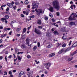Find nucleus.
Wrapping results in <instances>:
<instances>
[{
  "mask_svg": "<svg viewBox=\"0 0 77 77\" xmlns=\"http://www.w3.org/2000/svg\"><path fill=\"white\" fill-rule=\"evenodd\" d=\"M49 16L51 18H52L53 17V14H49Z\"/></svg>",
  "mask_w": 77,
  "mask_h": 77,
  "instance_id": "nucleus-47",
  "label": "nucleus"
},
{
  "mask_svg": "<svg viewBox=\"0 0 77 77\" xmlns=\"http://www.w3.org/2000/svg\"><path fill=\"white\" fill-rule=\"evenodd\" d=\"M9 11V7H8L6 9V11Z\"/></svg>",
  "mask_w": 77,
  "mask_h": 77,
  "instance_id": "nucleus-55",
  "label": "nucleus"
},
{
  "mask_svg": "<svg viewBox=\"0 0 77 77\" xmlns=\"http://www.w3.org/2000/svg\"><path fill=\"white\" fill-rule=\"evenodd\" d=\"M52 5L54 8L56 9L57 10H59L60 6L59 5L58 2L56 1H53L52 2Z\"/></svg>",
  "mask_w": 77,
  "mask_h": 77,
  "instance_id": "nucleus-1",
  "label": "nucleus"
},
{
  "mask_svg": "<svg viewBox=\"0 0 77 77\" xmlns=\"http://www.w3.org/2000/svg\"><path fill=\"white\" fill-rule=\"evenodd\" d=\"M27 58H28V59H29V58H30V57H30V56L29 55H28L27 56Z\"/></svg>",
  "mask_w": 77,
  "mask_h": 77,
  "instance_id": "nucleus-56",
  "label": "nucleus"
},
{
  "mask_svg": "<svg viewBox=\"0 0 77 77\" xmlns=\"http://www.w3.org/2000/svg\"><path fill=\"white\" fill-rule=\"evenodd\" d=\"M53 33H54V35H58L59 34V33L58 32L57 30L55 31Z\"/></svg>",
  "mask_w": 77,
  "mask_h": 77,
  "instance_id": "nucleus-20",
  "label": "nucleus"
},
{
  "mask_svg": "<svg viewBox=\"0 0 77 77\" xmlns=\"http://www.w3.org/2000/svg\"><path fill=\"white\" fill-rule=\"evenodd\" d=\"M23 74H25V72L23 71H21L19 73L20 75H22Z\"/></svg>",
  "mask_w": 77,
  "mask_h": 77,
  "instance_id": "nucleus-14",
  "label": "nucleus"
},
{
  "mask_svg": "<svg viewBox=\"0 0 77 77\" xmlns=\"http://www.w3.org/2000/svg\"><path fill=\"white\" fill-rule=\"evenodd\" d=\"M66 45V44L64 43L62 45V47L63 48L65 47Z\"/></svg>",
  "mask_w": 77,
  "mask_h": 77,
  "instance_id": "nucleus-36",
  "label": "nucleus"
},
{
  "mask_svg": "<svg viewBox=\"0 0 77 77\" xmlns=\"http://www.w3.org/2000/svg\"><path fill=\"white\" fill-rule=\"evenodd\" d=\"M72 15H74V13H72V14L70 15V17H69V21H72L73 20V19H72Z\"/></svg>",
  "mask_w": 77,
  "mask_h": 77,
  "instance_id": "nucleus-7",
  "label": "nucleus"
},
{
  "mask_svg": "<svg viewBox=\"0 0 77 77\" xmlns=\"http://www.w3.org/2000/svg\"><path fill=\"white\" fill-rule=\"evenodd\" d=\"M21 48H22V49L23 48H26V46L23 45H21Z\"/></svg>",
  "mask_w": 77,
  "mask_h": 77,
  "instance_id": "nucleus-35",
  "label": "nucleus"
},
{
  "mask_svg": "<svg viewBox=\"0 0 77 77\" xmlns=\"http://www.w3.org/2000/svg\"><path fill=\"white\" fill-rule=\"evenodd\" d=\"M4 72L5 74H4V75H7L8 74V73L6 71Z\"/></svg>",
  "mask_w": 77,
  "mask_h": 77,
  "instance_id": "nucleus-45",
  "label": "nucleus"
},
{
  "mask_svg": "<svg viewBox=\"0 0 77 77\" xmlns=\"http://www.w3.org/2000/svg\"><path fill=\"white\" fill-rule=\"evenodd\" d=\"M5 19H8L9 18V16L8 15H5Z\"/></svg>",
  "mask_w": 77,
  "mask_h": 77,
  "instance_id": "nucleus-30",
  "label": "nucleus"
},
{
  "mask_svg": "<svg viewBox=\"0 0 77 77\" xmlns=\"http://www.w3.org/2000/svg\"><path fill=\"white\" fill-rule=\"evenodd\" d=\"M21 30V28H18L17 29L16 31L17 32H20Z\"/></svg>",
  "mask_w": 77,
  "mask_h": 77,
  "instance_id": "nucleus-28",
  "label": "nucleus"
},
{
  "mask_svg": "<svg viewBox=\"0 0 77 77\" xmlns=\"http://www.w3.org/2000/svg\"><path fill=\"white\" fill-rule=\"evenodd\" d=\"M57 47H59V46H60L61 45V43L59 44V43H57Z\"/></svg>",
  "mask_w": 77,
  "mask_h": 77,
  "instance_id": "nucleus-48",
  "label": "nucleus"
},
{
  "mask_svg": "<svg viewBox=\"0 0 77 77\" xmlns=\"http://www.w3.org/2000/svg\"><path fill=\"white\" fill-rule=\"evenodd\" d=\"M29 17H30L31 18H34L35 17V15H32V16H30Z\"/></svg>",
  "mask_w": 77,
  "mask_h": 77,
  "instance_id": "nucleus-42",
  "label": "nucleus"
},
{
  "mask_svg": "<svg viewBox=\"0 0 77 77\" xmlns=\"http://www.w3.org/2000/svg\"><path fill=\"white\" fill-rule=\"evenodd\" d=\"M41 23H42L41 20H38L37 21L38 24H39V25H41Z\"/></svg>",
  "mask_w": 77,
  "mask_h": 77,
  "instance_id": "nucleus-24",
  "label": "nucleus"
},
{
  "mask_svg": "<svg viewBox=\"0 0 77 77\" xmlns=\"http://www.w3.org/2000/svg\"><path fill=\"white\" fill-rule=\"evenodd\" d=\"M4 13H5L6 14H7V15H10V13L9 12V11H6L4 12Z\"/></svg>",
  "mask_w": 77,
  "mask_h": 77,
  "instance_id": "nucleus-34",
  "label": "nucleus"
},
{
  "mask_svg": "<svg viewBox=\"0 0 77 77\" xmlns=\"http://www.w3.org/2000/svg\"><path fill=\"white\" fill-rule=\"evenodd\" d=\"M26 30H27V29L26 28H24L23 29L22 33V35H23V34L26 32Z\"/></svg>",
  "mask_w": 77,
  "mask_h": 77,
  "instance_id": "nucleus-13",
  "label": "nucleus"
},
{
  "mask_svg": "<svg viewBox=\"0 0 77 77\" xmlns=\"http://www.w3.org/2000/svg\"><path fill=\"white\" fill-rule=\"evenodd\" d=\"M7 5L9 8H13V5H12L11 3H7Z\"/></svg>",
  "mask_w": 77,
  "mask_h": 77,
  "instance_id": "nucleus-8",
  "label": "nucleus"
},
{
  "mask_svg": "<svg viewBox=\"0 0 77 77\" xmlns=\"http://www.w3.org/2000/svg\"><path fill=\"white\" fill-rule=\"evenodd\" d=\"M4 20H6V19L4 18H1V21H3Z\"/></svg>",
  "mask_w": 77,
  "mask_h": 77,
  "instance_id": "nucleus-40",
  "label": "nucleus"
},
{
  "mask_svg": "<svg viewBox=\"0 0 77 77\" xmlns=\"http://www.w3.org/2000/svg\"><path fill=\"white\" fill-rule=\"evenodd\" d=\"M20 34H17V35L16 36H17V37H19V36H20Z\"/></svg>",
  "mask_w": 77,
  "mask_h": 77,
  "instance_id": "nucleus-50",
  "label": "nucleus"
},
{
  "mask_svg": "<svg viewBox=\"0 0 77 77\" xmlns=\"http://www.w3.org/2000/svg\"><path fill=\"white\" fill-rule=\"evenodd\" d=\"M5 6H6V5H2V6H1V8L2 9V10L3 11V7H5Z\"/></svg>",
  "mask_w": 77,
  "mask_h": 77,
  "instance_id": "nucleus-23",
  "label": "nucleus"
},
{
  "mask_svg": "<svg viewBox=\"0 0 77 77\" xmlns=\"http://www.w3.org/2000/svg\"><path fill=\"white\" fill-rule=\"evenodd\" d=\"M5 54H8V51H6L5 52Z\"/></svg>",
  "mask_w": 77,
  "mask_h": 77,
  "instance_id": "nucleus-58",
  "label": "nucleus"
},
{
  "mask_svg": "<svg viewBox=\"0 0 77 77\" xmlns=\"http://www.w3.org/2000/svg\"><path fill=\"white\" fill-rule=\"evenodd\" d=\"M25 5H28L29 4V1L28 0H26L25 1Z\"/></svg>",
  "mask_w": 77,
  "mask_h": 77,
  "instance_id": "nucleus-29",
  "label": "nucleus"
},
{
  "mask_svg": "<svg viewBox=\"0 0 77 77\" xmlns=\"http://www.w3.org/2000/svg\"><path fill=\"white\" fill-rule=\"evenodd\" d=\"M37 45L38 47H39L40 46V43H39V42H38L37 43Z\"/></svg>",
  "mask_w": 77,
  "mask_h": 77,
  "instance_id": "nucleus-41",
  "label": "nucleus"
},
{
  "mask_svg": "<svg viewBox=\"0 0 77 77\" xmlns=\"http://www.w3.org/2000/svg\"><path fill=\"white\" fill-rule=\"evenodd\" d=\"M32 6L35 7V9H37L38 8V5H37L36 3L35 2L32 3Z\"/></svg>",
  "mask_w": 77,
  "mask_h": 77,
  "instance_id": "nucleus-6",
  "label": "nucleus"
},
{
  "mask_svg": "<svg viewBox=\"0 0 77 77\" xmlns=\"http://www.w3.org/2000/svg\"><path fill=\"white\" fill-rule=\"evenodd\" d=\"M75 22H70L69 23V25L70 26H73V25H75Z\"/></svg>",
  "mask_w": 77,
  "mask_h": 77,
  "instance_id": "nucleus-16",
  "label": "nucleus"
},
{
  "mask_svg": "<svg viewBox=\"0 0 77 77\" xmlns=\"http://www.w3.org/2000/svg\"><path fill=\"white\" fill-rule=\"evenodd\" d=\"M53 47V45H52V44L50 43L49 44V45L47 46V48H51V47Z\"/></svg>",
  "mask_w": 77,
  "mask_h": 77,
  "instance_id": "nucleus-11",
  "label": "nucleus"
},
{
  "mask_svg": "<svg viewBox=\"0 0 77 77\" xmlns=\"http://www.w3.org/2000/svg\"><path fill=\"white\" fill-rule=\"evenodd\" d=\"M56 14H57V16H60V13L59 12H57Z\"/></svg>",
  "mask_w": 77,
  "mask_h": 77,
  "instance_id": "nucleus-39",
  "label": "nucleus"
},
{
  "mask_svg": "<svg viewBox=\"0 0 77 77\" xmlns=\"http://www.w3.org/2000/svg\"><path fill=\"white\" fill-rule=\"evenodd\" d=\"M12 33V31H10V32L9 33V34L10 35H11V33Z\"/></svg>",
  "mask_w": 77,
  "mask_h": 77,
  "instance_id": "nucleus-61",
  "label": "nucleus"
},
{
  "mask_svg": "<svg viewBox=\"0 0 77 77\" xmlns=\"http://www.w3.org/2000/svg\"><path fill=\"white\" fill-rule=\"evenodd\" d=\"M34 32L36 34H37V35H41V34L42 33L41 32L39 31V30H37V29H36V28H35Z\"/></svg>",
  "mask_w": 77,
  "mask_h": 77,
  "instance_id": "nucleus-3",
  "label": "nucleus"
},
{
  "mask_svg": "<svg viewBox=\"0 0 77 77\" xmlns=\"http://www.w3.org/2000/svg\"><path fill=\"white\" fill-rule=\"evenodd\" d=\"M77 46V42L74 43L72 45V47H75Z\"/></svg>",
  "mask_w": 77,
  "mask_h": 77,
  "instance_id": "nucleus-18",
  "label": "nucleus"
},
{
  "mask_svg": "<svg viewBox=\"0 0 77 77\" xmlns=\"http://www.w3.org/2000/svg\"><path fill=\"white\" fill-rule=\"evenodd\" d=\"M12 57V55H10L8 56V58L9 59H11Z\"/></svg>",
  "mask_w": 77,
  "mask_h": 77,
  "instance_id": "nucleus-59",
  "label": "nucleus"
},
{
  "mask_svg": "<svg viewBox=\"0 0 77 77\" xmlns=\"http://www.w3.org/2000/svg\"><path fill=\"white\" fill-rule=\"evenodd\" d=\"M36 49H37V46H35L33 47L32 48V50H33V51H35V50H36Z\"/></svg>",
  "mask_w": 77,
  "mask_h": 77,
  "instance_id": "nucleus-22",
  "label": "nucleus"
},
{
  "mask_svg": "<svg viewBox=\"0 0 77 77\" xmlns=\"http://www.w3.org/2000/svg\"><path fill=\"white\" fill-rule=\"evenodd\" d=\"M51 24L52 26H55V25H56V23H52Z\"/></svg>",
  "mask_w": 77,
  "mask_h": 77,
  "instance_id": "nucleus-37",
  "label": "nucleus"
},
{
  "mask_svg": "<svg viewBox=\"0 0 77 77\" xmlns=\"http://www.w3.org/2000/svg\"><path fill=\"white\" fill-rule=\"evenodd\" d=\"M71 50V48H68L67 49H66L65 51V53H66L67 52V51H69V50Z\"/></svg>",
  "mask_w": 77,
  "mask_h": 77,
  "instance_id": "nucleus-19",
  "label": "nucleus"
},
{
  "mask_svg": "<svg viewBox=\"0 0 77 77\" xmlns=\"http://www.w3.org/2000/svg\"><path fill=\"white\" fill-rule=\"evenodd\" d=\"M16 21H15V20H13L11 22V23L14 24V23H16Z\"/></svg>",
  "mask_w": 77,
  "mask_h": 77,
  "instance_id": "nucleus-44",
  "label": "nucleus"
},
{
  "mask_svg": "<svg viewBox=\"0 0 77 77\" xmlns=\"http://www.w3.org/2000/svg\"><path fill=\"white\" fill-rule=\"evenodd\" d=\"M14 3H15V2H14V1H12L11 3V4L12 5H14Z\"/></svg>",
  "mask_w": 77,
  "mask_h": 77,
  "instance_id": "nucleus-54",
  "label": "nucleus"
},
{
  "mask_svg": "<svg viewBox=\"0 0 77 77\" xmlns=\"http://www.w3.org/2000/svg\"><path fill=\"white\" fill-rule=\"evenodd\" d=\"M24 36H25V34L22 35V39H24V38H25Z\"/></svg>",
  "mask_w": 77,
  "mask_h": 77,
  "instance_id": "nucleus-51",
  "label": "nucleus"
},
{
  "mask_svg": "<svg viewBox=\"0 0 77 77\" xmlns=\"http://www.w3.org/2000/svg\"><path fill=\"white\" fill-rule=\"evenodd\" d=\"M45 65H46V66H48V67H47V69H49V68H50L51 66V63H45Z\"/></svg>",
  "mask_w": 77,
  "mask_h": 77,
  "instance_id": "nucleus-4",
  "label": "nucleus"
},
{
  "mask_svg": "<svg viewBox=\"0 0 77 77\" xmlns=\"http://www.w3.org/2000/svg\"><path fill=\"white\" fill-rule=\"evenodd\" d=\"M50 34V32H47L46 33V36H48V37L49 36Z\"/></svg>",
  "mask_w": 77,
  "mask_h": 77,
  "instance_id": "nucleus-27",
  "label": "nucleus"
},
{
  "mask_svg": "<svg viewBox=\"0 0 77 77\" xmlns=\"http://www.w3.org/2000/svg\"><path fill=\"white\" fill-rule=\"evenodd\" d=\"M73 59V57H72L70 59V57H69L68 58L67 62H69L70 61H71V60H72Z\"/></svg>",
  "mask_w": 77,
  "mask_h": 77,
  "instance_id": "nucleus-17",
  "label": "nucleus"
},
{
  "mask_svg": "<svg viewBox=\"0 0 77 77\" xmlns=\"http://www.w3.org/2000/svg\"><path fill=\"white\" fill-rule=\"evenodd\" d=\"M14 3L16 5H17V6L18 5H20V2H14Z\"/></svg>",
  "mask_w": 77,
  "mask_h": 77,
  "instance_id": "nucleus-26",
  "label": "nucleus"
},
{
  "mask_svg": "<svg viewBox=\"0 0 77 77\" xmlns=\"http://www.w3.org/2000/svg\"><path fill=\"white\" fill-rule=\"evenodd\" d=\"M26 43L29 42V39L28 38H27L26 39Z\"/></svg>",
  "mask_w": 77,
  "mask_h": 77,
  "instance_id": "nucleus-33",
  "label": "nucleus"
},
{
  "mask_svg": "<svg viewBox=\"0 0 77 77\" xmlns=\"http://www.w3.org/2000/svg\"><path fill=\"white\" fill-rule=\"evenodd\" d=\"M54 56H55V54L54 53H52L49 55V57H53Z\"/></svg>",
  "mask_w": 77,
  "mask_h": 77,
  "instance_id": "nucleus-10",
  "label": "nucleus"
},
{
  "mask_svg": "<svg viewBox=\"0 0 77 77\" xmlns=\"http://www.w3.org/2000/svg\"><path fill=\"white\" fill-rule=\"evenodd\" d=\"M23 52H18L17 53V54H23Z\"/></svg>",
  "mask_w": 77,
  "mask_h": 77,
  "instance_id": "nucleus-46",
  "label": "nucleus"
},
{
  "mask_svg": "<svg viewBox=\"0 0 77 77\" xmlns=\"http://www.w3.org/2000/svg\"><path fill=\"white\" fill-rule=\"evenodd\" d=\"M17 58L18 59V60H20V61L21 60V57H20V56H18Z\"/></svg>",
  "mask_w": 77,
  "mask_h": 77,
  "instance_id": "nucleus-31",
  "label": "nucleus"
},
{
  "mask_svg": "<svg viewBox=\"0 0 77 77\" xmlns=\"http://www.w3.org/2000/svg\"><path fill=\"white\" fill-rule=\"evenodd\" d=\"M62 38L64 40L65 39H66V36H63L62 37Z\"/></svg>",
  "mask_w": 77,
  "mask_h": 77,
  "instance_id": "nucleus-32",
  "label": "nucleus"
},
{
  "mask_svg": "<svg viewBox=\"0 0 77 77\" xmlns=\"http://www.w3.org/2000/svg\"><path fill=\"white\" fill-rule=\"evenodd\" d=\"M7 35V34H5L3 35H2L0 36L1 38H4L5 36H6Z\"/></svg>",
  "mask_w": 77,
  "mask_h": 77,
  "instance_id": "nucleus-25",
  "label": "nucleus"
},
{
  "mask_svg": "<svg viewBox=\"0 0 77 77\" xmlns=\"http://www.w3.org/2000/svg\"><path fill=\"white\" fill-rule=\"evenodd\" d=\"M77 50L75 51L72 54H71V55L72 56H73V55H74V54H75L76 53H77Z\"/></svg>",
  "mask_w": 77,
  "mask_h": 77,
  "instance_id": "nucleus-21",
  "label": "nucleus"
},
{
  "mask_svg": "<svg viewBox=\"0 0 77 77\" xmlns=\"http://www.w3.org/2000/svg\"><path fill=\"white\" fill-rule=\"evenodd\" d=\"M5 60L6 62H8V60H7V57L6 56L5 57Z\"/></svg>",
  "mask_w": 77,
  "mask_h": 77,
  "instance_id": "nucleus-53",
  "label": "nucleus"
},
{
  "mask_svg": "<svg viewBox=\"0 0 77 77\" xmlns=\"http://www.w3.org/2000/svg\"><path fill=\"white\" fill-rule=\"evenodd\" d=\"M16 7H17V6L16 5H15L13 7V9H14V10H15V9H16Z\"/></svg>",
  "mask_w": 77,
  "mask_h": 77,
  "instance_id": "nucleus-49",
  "label": "nucleus"
},
{
  "mask_svg": "<svg viewBox=\"0 0 77 77\" xmlns=\"http://www.w3.org/2000/svg\"><path fill=\"white\" fill-rule=\"evenodd\" d=\"M6 30H11V28H6Z\"/></svg>",
  "mask_w": 77,
  "mask_h": 77,
  "instance_id": "nucleus-64",
  "label": "nucleus"
},
{
  "mask_svg": "<svg viewBox=\"0 0 77 77\" xmlns=\"http://www.w3.org/2000/svg\"><path fill=\"white\" fill-rule=\"evenodd\" d=\"M72 15H73V17L72 18L73 20H77V19L75 18V17L77 18V15L76 14L74 13L73 14H72Z\"/></svg>",
  "mask_w": 77,
  "mask_h": 77,
  "instance_id": "nucleus-5",
  "label": "nucleus"
},
{
  "mask_svg": "<svg viewBox=\"0 0 77 77\" xmlns=\"http://www.w3.org/2000/svg\"><path fill=\"white\" fill-rule=\"evenodd\" d=\"M38 29H42V26H38Z\"/></svg>",
  "mask_w": 77,
  "mask_h": 77,
  "instance_id": "nucleus-43",
  "label": "nucleus"
},
{
  "mask_svg": "<svg viewBox=\"0 0 77 77\" xmlns=\"http://www.w3.org/2000/svg\"><path fill=\"white\" fill-rule=\"evenodd\" d=\"M45 20L46 21H47L48 20V17L45 16Z\"/></svg>",
  "mask_w": 77,
  "mask_h": 77,
  "instance_id": "nucleus-38",
  "label": "nucleus"
},
{
  "mask_svg": "<svg viewBox=\"0 0 77 77\" xmlns=\"http://www.w3.org/2000/svg\"><path fill=\"white\" fill-rule=\"evenodd\" d=\"M33 73V71H31L28 73V75H32Z\"/></svg>",
  "mask_w": 77,
  "mask_h": 77,
  "instance_id": "nucleus-15",
  "label": "nucleus"
},
{
  "mask_svg": "<svg viewBox=\"0 0 77 77\" xmlns=\"http://www.w3.org/2000/svg\"><path fill=\"white\" fill-rule=\"evenodd\" d=\"M64 51V49H61V50H60L59 51L58 53V54H60L62 53Z\"/></svg>",
  "mask_w": 77,
  "mask_h": 77,
  "instance_id": "nucleus-9",
  "label": "nucleus"
},
{
  "mask_svg": "<svg viewBox=\"0 0 77 77\" xmlns=\"http://www.w3.org/2000/svg\"><path fill=\"white\" fill-rule=\"evenodd\" d=\"M35 11L36 13V14L38 16H39L40 14L42 13V10L41 9H36Z\"/></svg>",
  "mask_w": 77,
  "mask_h": 77,
  "instance_id": "nucleus-2",
  "label": "nucleus"
},
{
  "mask_svg": "<svg viewBox=\"0 0 77 77\" xmlns=\"http://www.w3.org/2000/svg\"><path fill=\"white\" fill-rule=\"evenodd\" d=\"M53 9H54L53 7H50L49 8V11L51 12H53V11H53Z\"/></svg>",
  "mask_w": 77,
  "mask_h": 77,
  "instance_id": "nucleus-12",
  "label": "nucleus"
},
{
  "mask_svg": "<svg viewBox=\"0 0 77 77\" xmlns=\"http://www.w3.org/2000/svg\"><path fill=\"white\" fill-rule=\"evenodd\" d=\"M52 22H55V20H54V19H52Z\"/></svg>",
  "mask_w": 77,
  "mask_h": 77,
  "instance_id": "nucleus-63",
  "label": "nucleus"
},
{
  "mask_svg": "<svg viewBox=\"0 0 77 77\" xmlns=\"http://www.w3.org/2000/svg\"><path fill=\"white\" fill-rule=\"evenodd\" d=\"M3 59V57L2 56L0 57V60H2Z\"/></svg>",
  "mask_w": 77,
  "mask_h": 77,
  "instance_id": "nucleus-60",
  "label": "nucleus"
},
{
  "mask_svg": "<svg viewBox=\"0 0 77 77\" xmlns=\"http://www.w3.org/2000/svg\"><path fill=\"white\" fill-rule=\"evenodd\" d=\"M8 74H10V75H11V74H12V72L11 71H9V72Z\"/></svg>",
  "mask_w": 77,
  "mask_h": 77,
  "instance_id": "nucleus-52",
  "label": "nucleus"
},
{
  "mask_svg": "<svg viewBox=\"0 0 77 77\" xmlns=\"http://www.w3.org/2000/svg\"><path fill=\"white\" fill-rule=\"evenodd\" d=\"M26 15H29V12L28 11L26 13Z\"/></svg>",
  "mask_w": 77,
  "mask_h": 77,
  "instance_id": "nucleus-62",
  "label": "nucleus"
},
{
  "mask_svg": "<svg viewBox=\"0 0 77 77\" xmlns=\"http://www.w3.org/2000/svg\"><path fill=\"white\" fill-rule=\"evenodd\" d=\"M21 17L22 18H24V16L23 14H21Z\"/></svg>",
  "mask_w": 77,
  "mask_h": 77,
  "instance_id": "nucleus-57",
  "label": "nucleus"
}]
</instances>
